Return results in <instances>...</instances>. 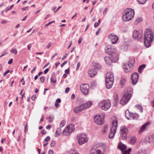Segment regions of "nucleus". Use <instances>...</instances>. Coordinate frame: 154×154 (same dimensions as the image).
Wrapping results in <instances>:
<instances>
[{
    "label": "nucleus",
    "instance_id": "f257e3e1",
    "mask_svg": "<svg viewBox=\"0 0 154 154\" xmlns=\"http://www.w3.org/2000/svg\"><path fill=\"white\" fill-rule=\"evenodd\" d=\"M106 150V146L105 145L99 143L93 146L90 154H104Z\"/></svg>",
    "mask_w": 154,
    "mask_h": 154
},
{
    "label": "nucleus",
    "instance_id": "f03ea898",
    "mask_svg": "<svg viewBox=\"0 0 154 154\" xmlns=\"http://www.w3.org/2000/svg\"><path fill=\"white\" fill-rule=\"evenodd\" d=\"M151 31V29H148L145 32L144 42L145 46L146 48L150 46L151 43L153 39L154 35Z\"/></svg>",
    "mask_w": 154,
    "mask_h": 154
},
{
    "label": "nucleus",
    "instance_id": "7ed1b4c3",
    "mask_svg": "<svg viewBox=\"0 0 154 154\" xmlns=\"http://www.w3.org/2000/svg\"><path fill=\"white\" fill-rule=\"evenodd\" d=\"M134 15V10L131 9H125L123 14L122 19L125 21H130L132 20Z\"/></svg>",
    "mask_w": 154,
    "mask_h": 154
},
{
    "label": "nucleus",
    "instance_id": "20e7f679",
    "mask_svg": "<svg viewBox=\"0 0 154 154\" xmlns=\"http://www.w3.org/2000/svg\"><path fill=\"white\" fill-rule=\"evenodd\" d=\"M118 125V121L117 119L113 120L112 122V125L110 127L109 137L110 139L113 138L116 133Z\"/></svg>",
    "mask_w": 154,
    "mask_h": 154
},
{
    "label": "nucleus",
    "instance_id": "39448f33",
    "mask_svg": "<svg viewBox=\"0 0 154 154\" xmlns=\"http://www.w3.org/2000/svg\"><path fill=\"white\" fill-rule=\"evenodd\" d=\"M111 106L110 101L109 100H102L98 103L99 106L104 110H107L109 109Z\"/></svg>",
    "mask_w": 154,
    "mask_h": 154
},
{
    "label": "nucleus",
    "instance_id": "423d86ee",
    "mask_svg": "<svg viewBox=\"0 0 154 154\" xmlns=\"http://www.w3.org/2000/svg\"><path fill=\"white\" fill-rule=\"evenodd\" d=\"M106 53L108 54L111 55V56L114 57L116 55L117 57H119V56L117 53L116 49L110 45L106 46L105 49Z\"/></svg>",
    "mask_w": 154,
    "mask_h": 154
},
{
    "label": "nucleus",
    "instance_id": "0eeeda50",
    "mask_svg": "<svg viewBox=\"0 0 154 154\" xmlns=\"http://www.w3.org/2000/svg\"><path fill=\"white\" fill-rule=\"evenodd\" d=\"M77 137L79 143L80 145H82L87 142L88 140V138L85 133H82L79 134L77 135Z\"/></svg>",
    "mask_w": 154,
    "mask_h": 154
},
{
    "label": "nucleus",
    "instance_id": "6e6552de",
    "mask_svg": "<svg viewBox=\"0 0 154 154\" xmlns=\"http://www.w3.org/2000/svg\"><path fill=\"white\" fill-rule=\"evenodd\" d=\"M104 60L106 64L108 66L111 65L112 63H115L119 59V57H117L116 55H115L114 57L111 56L110 57L108 56H106L104 58Z\"/></svg>",
    "mask_w": 154,
    "mask_h": 154
},
{
    "label": "nucleus",
    "instance_id": "1a4fd4ad",
    "mask_svg": "<svg viewBox=\"0 0 154 154\" xmlns=\"http://www.w3.org/2000/svg\"><path fill=\"white\" fill-rule=\"evenodd\" d=\"M128 131V128L126 127L122 126L120 129V139L125 140L127 137V134Z\"/></svg>",
    "mask_w": 154,
    "mask_h": 154
},
{
    "label": "nucleus",
    "instance_id": "9d476101",
    "mask_svg": "<svg viewBox=\"0 0 154 154\" xmlns=\"http://www.w3.org/2000/svg\"><path fill=\"white\" fill-rule=\"evenodd\" d=\"M126 118L128 119H137L139 118V115L137 113L130 112L128 110H127L125 113Z\"/></svg>",
    "mask_w": 154,
    "mask_h": 154
},
{
    "label": "nucleus",
    "instance_id": "9b49d317",
    "mask_svg": "<svg viewBox=\"0 0 154 154\" xmlns=\"http://www.w3.org/2000/svg\"><path fill=\"white\" fill-rule=\"evenodd\" d=\"M104 115H96L94 117V121L96 124L101 125L104 122Z\"/></svg>",
    "mask_w": 154,
    "mask_h": 154
},
{
    "label": "nucleus",
    "instance_id": "f8f14e48",
    "mask_svg": "<svg viewBox=\"0 0 154 154\" xmlns=\"http://www.w3.org/2000/svg\"><path fill=\"white\" fill-rule=\"evenodd\" d=\"M132 95L131 94L128 93H125L123 96L122 98L120 101V103L122 105L125 104L130 99Z\"/></svg>",
    "mask_w": 154,
    "mask_h": 154
},
{
    "label": "nucleus",
    "instance_id": "ddd939ff",
    "mask_svg": "<svg viewBox=\"0 0 154 154\" xmlns=\"http://www.w3.org/2000/svg\"><path fill=\"white\" fill-rule=\"evenodd\" d=\"M118 148L121 150L122 154H129L131 149V148H130L127 150V147L125 145L120 143L119 144Z\"/></svg>",
    "mask_w": 154,
    "mask_h": 154
},
{
    "label": "nucleus",
    "instance_id": "4468645a",
    "mask_svg": "<svg viewBox=\"0 0 154 154\" xmlns=\"http://www.w3.org/2000/svg\"><path fill=\"white\" fill-rule=\"evenodd\" d=\"M89 88V85L87 84H83L80 86V90L85 95L88 94Z\"/></svg>",
    "mask_w": 154,
    "mask_h": 154
},
{
    "label": "nucleus",
    "instance_id": "2eb2a0df",
    "mask_svg": "<svg viewBox=\"0 0 154 154\" xmlns=\"http://www.w3.org/2000/svg\"><path fill=\"white\" fill-rule=\"evenodd\" d=\"M133 36L134 38L137 40L141 39L143 36L142 33L137 30H134L133 33Z\"/></svg>",
    "mask_w": 154,
    "mask_h": 154
},
{
    "label": "nucleus",
    "instance_id": "dca6fc26",
    "mask_svg": "<svg viewBox=\"0 0 154 154\" xmlns=\"http://www.w3.org/2000/svg\"><path fill=\"white\" fill-rule=\"evenodd\" d=\"M109 38L110 39L111 42L113 44H115L117 42L119 37L114 33L110 34L108 36Z\"/></svg>",
    "mask_w": 154,
    "mask_h": 154
},
{
    "label": "nucleus",
    "instance_id": "f3484780",
    "mask_svg": "<svg viewBox=\"0 0 154 154\" xmlns=\"http://www.w3.org/2000/svg\"><path fill=\"white\" fill-rule=\"evenodd\" d=\"M139 78V75L137 72L133 73L131 76V80L133 85H136L138 81Z\"/></svg>",
    "mask_w": 154,
    "mask_h": 154
},
{
    "label": "nucleus",
    "instance_id": "a211bd4d",
    "mask_svg": "<svg viewBox=\"0 0 154 154\" xmlns=\"http://www.w3.org/2000/svg\"><path fill=\"white\" fill-rule=\"evenodd\" d=\"M84 110V108H83L82 104H81L75 107L73 109V112L75 113H78L81 112Z\"/></svg>",
    "mask_w": 154,
    "mask_h": 154
},
{
    "label": "nucleus",
    "instance_id": "6ab92c4d",
    "mask_svg": "<svg viewBox=\"0 0 154 154\" xmlns=\"http://www.w3.org/2000/svg\"><path fill=\"white\" fill-rule=\"evenodd\" d=\"M114 76L113 73L110 72H108L106 75V80L114 81Z\"/></svg>",
    "mask_w": 154,
    "mask_h": 154
},
{
    "label": "nucleus",
    "instance_id": "aec40b11",
    "mask_svg": "<svg viewBox=\"0 0 154 154\" xmlns=\"http://www.w3.org/2000/svg\"><path fill=\"white\" fill-rule=\"evenodd\" d=\"M123 68L124 70L126 72H128L130 71L132 69L131 66L129 64L127 63L124 64Z\"/></svg>",
    "mask_w": 154,
    "mask_h": 154
},
{
    "label": "nucleus",
    "instance_id": "412c9836",
    "mask_svg": "<svg viewBox=\"0 0 154 154\" xmlns=\"http://www.w3.org/2000/svg\"><path fill=\"white\" fill-rule=\"evenodd\" d=\"M114 81L106 80V86L107 88L110 89L112 86Z\"/></svg>",
    "mask_w": 154,
    "mask_h": 154
},
{
    "label": "nucleus",
    "instance_id": "4be33fe9",
    "mask_svg": "<svg viewBox=\"0 0 154 154\" xmlns=\"http://www.w3.org/2000/svg\"><path fill=\"white\" fill-rule=\"evenodd\" d=\"M146 140L149 143L153 142L154 141V133L146 137Z\"/></svg>",
    "mask_w": 154,
    "mask_h": 154
},
{
    "label": "nucleus",
    "instance_id": "5701e85b",
    "mask_svg": "<svg viewBox=\"0 0 154 154\" xmlns=\"http://www.w3.org/2000/svg\"><path fill=\"white\" fill-rule=\"evenodd\" d=\"M149 122H147L143 125L141 128L140 130L139 131V133H140L141 132L144 131L149 126Z\"/></svg>",
    "mask_w": 154,
    "mask_h": 154
},
{
    "label": "nucleus",
    "instance_id": "b1692460",
    "mask_svg": "<svg viewBox=\"0 0 154 154\" xmlns=\"http://www.w3.org/2000/svg\"><path fill=\"white\" fill-rule=\"evenodd\" d=\"M84 109L91 106L92 104V103L91 101H88L86 103L82 104Z\"/></svg>",
    "mask_w": 154,
    "mask_h": 154
},
{
    "label": "nucleus",
    "instance_id": "393cba45",
    "mask_svg": "<svg viewBox=\"0 0 154 154\" xmlns=\"http://www.w3.org/2000/svg\"><path fill=\"white\" fill-rule=\"evenodd\" d=\"M97 72L96 70H95L94 69H90L88 71V74L91 77H93L96 74Z\"/></svg>",
    "mask_w": 154,
    "mask_h": 154
},
{
    "label": "nucleus",
    "instance_id": "a878e982",
    "mask_svg": "<svg viewBox=\"0 0 154 154\" xmlns=\"http://www.w3.org/2000/svg\"><path fill=\"white\" fill-rule=\"evenodd\" d=\"M66 128L71 133L74 130L75 128L74 125L72 124H69Z\"/></svg>",
    "mask_w": 154,
    "mask_h": 154
},
{
    "label": "nucleus",
    "instance_id": "bb28decb",
    "mask_svg": "<svg viewBox=\"0 0 154 154\" xmlns=\"http://www.w3.org/2000/svg\"><path fill=\"white\" fill-rule=\"evenodd\" d=\"M62 133L63 135L65 136H68L71 133L70 132V131H68V130L67 128H66L63 131Z\"/></svg>",
    "mask_w": 154,
    "mask_h": 154
},
{
    "label": "nucleus",
    "instance_id": "cd10ccee",
    "mask_svg": "<svg viewBox=\"0 0 154 154\" xmlns=\"http://www.w3.org/2000/svg\"><path fill=\"white\" fill-rule=\"evenodd\" d=\"M108 125L107 124H105L103 128L102 129V133L103 134H105L108 131Z\"/></svg>",
    "mask_w": 154,
    "mask_h": 154
},
{
    "label": "nucleus",
    "instance_id": "c85d7f7f",
    "mask_svg": "<svg viewBox=\"0 0 154 154\" xmlns=\"http://www.w3.org/2000/svg\"><path fill=\"white\" fill-rule=\"evenodd\" d=\"M147 152L146 150L143 149L137 151L135 153V154H146Z\"/></svg>",
    "mask_w": 154,
    "mask_h": 154
},
{
    "label": "nucleus",
    "instance_id": "c756f323",
    "mask_svg": "<svg viewBox=\"0 0 154 154\" xmlns=\"http://www.w3.org/2000/svg\"><path fill=\"white\" fill-rule=\"evenodd\" d=\"M136 137H133L130 139L129 143L130 144L133 145L136 143Z\"/></svg>",
    "mask_w": 154,
    "mask_h": 154
},
{
    "label": "nucleus",
    "instance_id": "7c9ffc66",
    "mask_svg": "<svg viewBox=\"0 0 154 154\" xmlns=\"http://www.w3.org/2000/svg\"><path fill=\"white\" fill-rule=\"evenodd\" d=\"M61 129L60 128H57L55 133V135L56 137H58L59 136L61 133Z\"/></svg>",
    "mask_w": 154,
    "mask_h": 154
},
{
    "label": "nucleus",
    "instance_id": "2f4dec72",
    "mask_svg": "<svg viewBox=\"0 0 154 154\" xmlns=\"http://www.w3.org/2000/svg\"><path fill=\"white\" fill-rule=\"evenodd\" d=\"M146 65L143 64L140 66L138 69V71L139 73H141L143 69L145 67Z\"/></svg>",
    "mask_w": 154,
    "mask_h": 154
},
{
    "label": "nucleus",
    "instance_id": "473e14b6",
    "mask_svg": "<svg viewBox=\"0 0 154 154\" xmlns=\"http://www.w3.org/2000/svg\"><path fill=\"white\" fill-rule=\"evenodd\" d=\"M134 59L133 58H131L129 60L128 62V64H129L131 66V67H132L133 66V65L134 64Z\"/></svg>",
    "mask_w": 154,
    "mask_h": 154
},
{
    "label": "nucleus",
    "instance_id": "72a5a7b5",
    "mask_svg": "<svg viewBox=\"0 0 154 154\" xmlns=\"http://www.w3.org/2000/svg\"><path fill=\"white\" fill-rule=\"evenodd\" d=\"M69 154H80L78 151L75 149H72L70 150Z\"/></svg>",
    "mask_w": 154,
    "mask_h": 154
},
{
    "label": "nucleus",
    "instance_id": "f704fd0d",
    "mask_svg": "<svg viewBox=\"0 0 154 154\" xmlns=\"http://www.w3.org/2000/svg\"><path fill=\"white\" fill-rule=\"evenodd\" d=\"M48 136L44 140L43 142V146H45L48 144Z\"/></svg>",
    "mask_w": 154,
    "mask_h": 154
},
{
    "label": "nucleus",
    "instance_id": "c9c22d12",
    "mask_svg": "<svg viewBox=\"0 0 154 154\" xmlns=\"http://www.w3.org/2000/svg\"><path fill=\"white\" fill-rule=\"evenodd\" d=\"M10 52L11 53L14 54L15 55L17 53V51L16 48L12 49L10 50Z\"/></svg>",
    "mask_w": 154,
    "mask_h": 154
},
{
    "label": "nucleus",
    "instance_id": "e433bc0d",
    "mask_svg": "<svg viewBox=\"0 0 154 154\" xmlns=\"http://www.w3.org/2000/svg\"><path fill=\"white\" fill-rule=\"evenodd\" d=\"M94 69L96 70V69H100L101 68V66L99 64L96 63L95 64L94 66Z\"/></svg>",
    "mask_w": 154,
    "mask_h": 154
},
{
    "label": "nucleus",
    "instance_id": "4c0bfd02",
    "mask_svg": "<svg viewBox=\"0 0 154 154\" xmlns=\"http://www.w3.org/2000/svg\"><path fill=\"white\" fill-rule=\"evenodd\" d=\"M54 119V116L53 115H50L49 116V122H52Z\"/></svg>",
    "mask_w": 154,
    "mask_h": 154
},
{
    "label": "nucleus",
    "instance_id": "58836bf2",
    "mask_svg": "<svg viewBox=\"0 0 154 154\" xmlns=\"http://www.w3.org/2000/svg\"><path fill=\"white\" fill-rule=\"evenodd\" d=\"M136 106L139 109V110L140 112H141L142 113L143 112V108L140 105H136Z\"/></svg>",
    "mask_w": 154,
    "mask_h": 154
},
{
    "label": "nucleus",
    "instance_id": "ea45409f",
    "mask_svg": "<svg viewBox=\"0 0 154 154\" xmlns=\"http://www.w3.org/2000/svg\"><path fill=\"white\" fill-rule=\"evenodd\" d=\"M66 123V121L65 120H63L60 123L59 125V126L60 128H62L63 126Z\"/></svg>",
    "mask_w": 154,
    "mask_h": 154
},
{
    "label": "nucleus",
    "instance_id": "a19ab883",
    "mask_svg": "<svg viewBox=\"0 0 154 154\" xmlns=\"http://www.w3.org/2000/svg\"><path fill=\"white\" fill-rule=\"evenodd\" d=\"M91 86L93 87H95L97 85V83L96 81H93L91 83Z\"/></svg>",
    "mask_w": 154,
    "mask_h": 154
},
{
    "label": "nucleus",
    "instance_id": "79ce46f5",
    "mask_svg": "<svg viewBox=\"0 0 154 154\" xmlns=\"http://www.w3.org/2000/svg\"><path fill=\"white\" fill-rule=\"evenodd\" d=\"M126 82V79L124 78H122L120 80L121 84L122 85H124Z\"/></svg>",
    "mask_w": 154,
    "mask_h": 154
},
{
    "label": "nucleus",
    "instance_id": "37998d69",
    "mask_svg": "<svg viewBox=\"0 0 154 154\" xmlns=\"http://www.w3.org/2000/svg\"><path fill=\"white\" fill-rule=\"evenodd\" d=\"M138 2L140 4H144L147 1V0H137Z\"/></svg>",
    "mask_w": 154,
    "mask_h": 154
},
{
    "label": "nucleus",
    "instance_id": "c03bdc74",
    "mask_svg": "<svg viewBox=\"0 0 154 154\" xmlns=\"http://www.w3.org/2000/svg\"><path fill=\"white\" fill-rule=\"evenodd\" d=\"M51 83H55L56 82L57 80L56 79L51 78L50 79Z\"/></svg>",
    "mask_w": 154,
    "mask_h": 154
},
{
    "label": "nucleus",
    "instance_id": "a18cd8bd",
    "mask_svg": "<svg viewBox=\"0 0 154 154\" xmlns=\"http://www.w3.org/2000/svg\"><path fill=\"white\" fill-rule=\"evenodd\" d=\"M55 145V142L54 141H52L50 144V146L51 147H54Z\"/></svg>",
    "mask_w": 154,
    "mask_h": 154
},
{
    "label": "nucleus",
    "instance_id": "49530a36",
    "mask_svg": "<svg viewBox=\"0 0 154 154\" xmlns=\"http://www.w3.org/2000/svg\"><path fill=\"white\" fill-rule=\"evenodd\" d=\"M29 6H27L24 8H23L22 9L23 11H26L28 10Z\"/></svg>",
    "mask_w": 154,
    "mask_h": 154
},
{
    "label": "nucleus",
    "instance_id": "de8ad7c7",
    "mask_svg": "<svg viewBox=\"0 0 154 154\" xmlns=\"http://www.w3.org/2000/svg\"><path fill=\"white\" fill-rule=\"evenodd\" d=\"M45 80V77L44 76H42L40 78V80L42 82H43Z\"/></svg>",
    "mask_w": 154,
    "mask_h": 154
},
{
    "label": "nucleus",
    "instance_id": "09e8293b",
    "mask_svg": "<svg viewBox=\"0 0 154 154\" xmlns=\"http://www.w3.org/2000/svg\"><path fill=\"white\" fill-rule=\"evenodd\" d=\"M143 19L142 18H137L136 19V21L138 22H140L142 21Z\"/></svg>",
    "mask_w": 154,
    "mask_h": 154
},
{
    "label": "nucleus",
    "instance_id": "8fccbe9b",
    "mask_svg": "<svg viewBox=\"0 0 154 154\" xmlns=\"http://www.w3.org/2000/svg\"><path fill=\"white\" fill-rule=\"evenodd\" d=\"M7 54H8V53L7 52H6L5 51L4 52L2 53V55L1 56H0V57H1L2 56H3L4 55H6Z\"/></svg>",
    "mask_w": 154,
    "mask_h": 154
},
{
    "label": "nucleus",
    "instance_id": "3c124183",
    "mask_svg": "<svg viewBox=\"0 0 154 154\" xmlns=\"http://www.w3.org/2000/svg\"><path fill=\"white\" fill-rule=\"evenodd\" d=\"M70 90V88L69 87H67L66 88L65 91V92L66 93H67L68 92L69 90Z\"/></svg>",
    "mask_w": 154,
    "mask_h": 154
},
{
    "label": "nucleus",
    "instance_id": "603ef678",
    "mask_svg": "<svg viewBox=\"0 0 154 154\" xmlns=\"http://www.w3.org/2000/svg\"><path fill=\"white\" fill-rule=\"evenodd\" d=\"M21 132H20L19 133V134L18 135V138L17 139V141H19L20 140V137H21Z\"/></svg>",
    "mask_w": 154,
    "mask_h": 154
},
{
    "label": "nucleus",
    "instance_id": "864d4df0",
    "mask_svg": "<svg viewBox=\"0 0 154 154\" xmlns=\"http://www.w3.org/2000/svg\"><path fill=\"white\" fill-rule=\"evenodd\" d=\"M67 63V61H65L61 65V67H63V66L66 64Z\"/></svg>",
    "mask_w": 154,
    "mask_h": 154
},
{
    "label": "nucleus",
    "instance_id": "5fc2aeb1",
    "mask_svg": "<svg viewBox=\"0 0 154 154\" xmlns=\"http://www.w3.org/2000/svg\"><path fill=\"white\" fill-rule=\"evenodd\" d=\"M44 118V116L42 115L40 121L39 122V123H41L43 121Z\"/></svg>",
    "mask_w": 154,
    "mask_h": 154
},
{
    "label": "nucleus",
    "instance_id": "6e6d98bb",
    "mask_svg": "<svg viewBox=\"0 0 154 154\" xmlns=\"http://www.w3.org/2000/svg\"><path fill=\"white\" fill-rule=\"evenodd\" d=\"M13 61V59H10L8 62V63L9 64H10L12 63Z\"/></svg>",
    "mask_w": 154,
    "mask_h": 154
},
{
    "label": "nucleus",
    "instance_id": "4d7b16f0",
    "mask_svg": "<svg viewBox=\"0 0 154 154\" xmlns=\"http://www.w3.org/2000/svg\"><path fill=\"white\" fill-rule=\"evenodd\" d=\"M80 62H79L77 64V67H76V70H78L79 69V66H80Z\"/></svg>",
    "mask_w": 154,
    "mask_h": 154
},
{
    "label": "nucleus",
    "instance_id": "13d9d810",
    "mask_svg": "<svg viewBox=\"0 0 154 154\" xmlns=\"http://www.w3.org/2000/svg\"><path fill=\"white\" fill-rule=\"evenodd\" d=\"M99 24L97 22H96L94 23V27L95 28L97 27Z\"/></svg>",
    "mask_w": 154,
    "mask_h": 154
},
{
    "label": "nucleus",
    "instance_id": "bf43d9fd",
    "mask_svg": "<svg viewBox=\"0 0 154 154\" xmlns=\"http://www.w3.org/2000/svg\"><path fill=\"white\" fill-rule=\"evenodd\" d=\"M36 95H34L31 98H32V100H33V101L36 98Z\"/></svg>",
    "mask_w": 154,
    "mask_h": 154
},
{
    "label": "nucleus",
    "instance_id": "052dcab7",
    "mask_svg": "<svg viewBox=\"0 0 154 154\" xmlns=\"http://www.w3.org/2000/svg\"><path fill=\"white\" fill-rule=\"evenodd\" d=\"M107 10H108V8H105V9L104 10V11L103 12V14L105 15L106 14V13L107 11Z\"/></svg>",
    "mask_w": 154,
    "mask_h": 154
},
{
    "label": "nucleus",
    "instance_id": "680f3d73",
    "mask_svg": "<svg viewBox=\"0 0 154 154\" xmlns=\"http://www.w3.org/2000/svg\"><path fill=\"white\" fill-rule=\"evenodd\" d=\"M69 68H68L67 69H66L65 70V72L67 74H68L69 73Z\"/></svg>",
    "mask_w": 154,
    "mask_h": 154
},
{
    "label": "nucleus",
    "instance_id": "e2e57ef3",
    "mask_svg": "<svg viewBox=\"0 0 154 154\" xmlns=\"http://www.w3.org/2000/svg\"><path fill=\"white\" fill-rule=\"evenodd\" d=\"M114 100L116 103H117L119 102V99H118V97L117 96L114 99Z\"/></svg>",
    "mask_w": 154,
    "mask_h": 154
},
{
    "label": "nucleus",
    "instance_id": "0e129e2a",
    "mask_svg": "<svg viewBox=\"0 0 154 154\" xmlns=\"http://www.w3.org/2000/svg\"><path fill=\"white\" fill-rule=\"evenodd\" d=\"M82 40V38L81 37H80L79 38V39L78 40V44H80Z\"/></svg>",
    "mask_w": 154,
    "mask_h": 154
},
{
    "label": "nucleus",
    "instance_id": "69168bd1",
    "mask_svg": "<svg viewBox=\"0 0 154 154\" xmlns=\"http://www.w3.org/2000/svg\"><path fill=\"white\" fill-rule=\"evenodd\" d=\"M10 71L9 70H8L6 71H5V72L3 74V75L5 76Z\"/></svg>",
    "mask_w": 154,
    "mask_h": 154
},
{
    "label": "nucleus",
    "instance_id": "338daca9",
    "mask_svg": "<svg viewBox=\"0 0 154 154\" xmlns=\"http://www.w3.org/2000/svg\"><path fill=\"white\" fill-rule=\"evenodd\" d=\"M41 133L43 134H45L46 133V132L44 130H43L41 131Z\"/></svg>",
    "mask_w": 154,
    "mask_h": 154
},
{
    "label": "nucleus",
    "instance_id": "774afa93",
    "mask_svg": "<svg viewBox=\"0 0 154 154\" xmlns=\"http://www.w3.org/2000/svg\"><path fill=\"white\" fill-rule=\"evenodd\" d=\"M56 101L57 103H60L61 102V100L60 99L58 98L56 100Z\"/></svg>",
    "mask_w": 154,
    "mask_h": 154
}]
</instances>
